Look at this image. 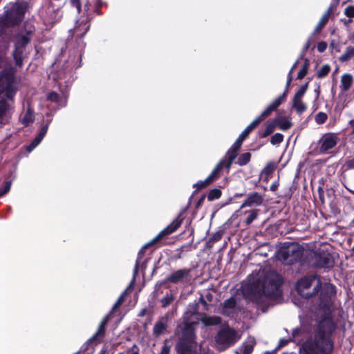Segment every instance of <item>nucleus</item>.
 <instances>
[{
  "label": "nucleus",
  "mask_w": 354,
  "mask_h": 354,
  "mask_svg": "<svg viewBox=\"0 0 354 354\" xmlns=\"http://www.w3.org/2000/svg\"><path fill=\"white\" fill-rule=\"evenodd\" d=\"M335 259L328 250H318L312 257V266L316 269L329 270L334 267Z\"/></svg>",
  "instance_id": "obj_10"
},
{
  "label": "nucleus",
  "mask_w": 354,
  "mask_h": 354,
  "mask_svg": "<svg viewBox=\"0 0 354 354\" xmlns=\"http://www.w3.org/2000/svg\"><path fill=\"white\" fill-rule=\"evenodd\" d=\"M236 306V301L234 297H230L223 302L224 309H234Z\"/></svg>",
  "instance_id": "obj_44"
},
{
  "label": "nucleus",
  "mask_w": 354,
  "mask_h": 354,
  "mask_svg": "<svg viewBox=\"0 0 354 354\" xmlns=\"http://www.w3.org/2000/svg\"><path fill=\"white\" fill-rule=\"evenodd\" d=\"M333 6H330L328 8L326 12L323 15L322 18L320 19L319 21L317 24V26H316V27H315V28L314 30V32H313L312 35H313L315 36L316 34H319V32L322 30V28L328 23V21L329 20V18H330V16L331 13L333 12Z\"/></svg>",
  "instance_id": "obj_22"
},
{
  "label": "nucleus",
  "mask_w": 354,
  "mask_h": 354,
  "mask_svg": "<svg viewBox=\"0 0 354 354\" xmlns=\"http://www.w3.org/2000/svg\"><path fill=\"white\" fill-rule=\"evenodd\" d=\"M344 15L349 18H353L354 17V6H347L344 10Z\"/></svg>",
  "instance_id": "obj_57"
},
{
  "label": "nucleus",
  "mask_w": 354,
  "mask_h": 354,
  "mask_svg": "<svg viewBox=\"0 0 354 354\" xmlns=\"http://www.w3.org/2000/svg\"><path fill=\"white\" fill-rule=\"evenodd\" d=\"M41 142V141L35 137L29 145L25 146L26 151L28 153H30Z\"/></svg>",
  "instance_id": "obj_48"
},
{
  "label": "nucleus",
  "mask_w": 354,
  "mask_h": 354,
  "mask_svg": "<svg viewBox=\"0 0 354 354\" xmlns=\"http://www.w3.org/2000/svg\"><path fill=\"white\" fill-rule=\"evenodd\" d=\"M304 353L305 354H321L318 346L316 343H308L304 345Z\"/></svg>",
  "instance_id": "obj_35"
},
{
  "label": "nucleus",
  "mask_w": 354,
  "mask_h": 354,
  "mask_svg": "<svg viewBox=\"0 0 354 354\" xmlns=\"http://www.w3.org/2000/svg\"><path fill=\"white\" fill-rule=\"evenodd\" d=\"M277 259L283 264L292 266L298 264L303 266L306 263L304 248L296 242H284L276 252Z\"/></svg>",
  "instance_id": "obj_2"
},
{
  "label": "nucleus",
  "mask_w": 354,
  "mask_h": 354,
  "mask_svg": "<svg viewBox=\"0 0 354 354\" xmlns=\"http://www.w3.org/2000/svg\"><path fill=\"white\" fill-rule=\"evenodd\" d=\"M223 234V232L221 230H218L213 234L212 236L206 242V248L211 249L216 242L219 241L222 239Z\"/></svg>",
  "instance_id": "obj_30"
},
{
  "label": "nucleus",
  "mask_w": 354,
  "mask_h": 354,
  "mask_svg": "<svg viewBox=\"0 0 354 354\" xmlns=\"http://www.w3.org/2000/svg\"><path fill=\"white\" fill-rule=\"evenodd\" d=\"M291 341L290 339H281L279 342L278 346L276 349H280L288 344V343Z\"/></svg>",
  "instance_id": "obj_60"
},
{
  "label": "nucleus",
  "mask_w": 354,
  "mask_h": 354,
  "mask_svg": "<svg viewBox=\"0 0 354 354\" xmlns=\"http://www.w3.org/2000/svg\"><path fill=\"white\" fill-rule=\"evenodd\" d=\"M328 119V115L324 112H319L315 115V120L317 124H324Z\"/></svg>",
  "instance_id": "obj_45"
},
{
  "label": "nucleus",
  "mask_w": 354,
  "mask_h": 354,
  "mask_svg": "<svg viewBox=\"0 0 354 354\" xmlns=\"http://www.w3.org/2000/svg\"><path fill=\"white\" fill-rule=\"evenodd\" d=\"M243 141L244 140L243 139H241L240 137H238L230 148H232L233 151H235L238 153L242 146Z\"/></svg>",
  "instance_id": "obj_54"
},
{
  "label": "nucleus",
  "mask_w": 354,
  "mask_h": 354,
  "mask_svg": "<svg viewBox=\"0 0 354 354\" xmlns=\"http://www.w3.org/2000/svg\"><path fill=\"white\" fill-rule=\"evenodd\" d=\"M196 323L184 315L178 324L175 335L178 340L175 345L177 354H200L197 351Z\"/></svg>",
  "instance_id": "obj_1"
},
{
  "label": "nucleus",
  "mask_w": 354,
  "mask_h": 354,
  "mask_svg": "<svg viewBox=\"0 0 354 354\" xmlns=\"http://www.w3.org/2000/svg\"><path fill=\"white\" fill-rule=\"evenodd\" d=\"M206 195L203 194L201 198L198 200L196 204V208H199L203 203L205 199Z\"/></svg>",
  "instance_id": "obj_63"
},
{
  "label": "nucleus",
  "mask_w": 354,
  "mask_h": 354,
  "mask_svg": "<svg viewBox=\"0 0 354 354\" xmlns=\"http://www.w3.org/2000/svg\"><path fill=\"white\" fill-rule=\"evenodd\" d=\"M243 141L244 140L243 139H241L240 137H238L230 148H232L233 151H235L238 153L242 146Z\"/></svg>",
  "instance_id": "obj_52"
},
{
  "label": "nucleus",
  "mask_w": 354,
  "mask_h": 354,
  "mask_svg": "<svg viewBox=\"0 0 354 354\" xmlns=\"http://www.w3.org/2000/svg\"><path fill=\"white\" fill-rule=\"evenodd\" d=\"M238 156V153L235 151H233V149L232 148H230L227 152H226V154H225V167L227 168H230L233 162V161L235 160V158L237 157Z\"/></svg>",
  "instance_id": "obj_29"
},
{
  "label": "nucleus",
  "mask_w": 354,
  "mask_h": 354,
  "mask_svg": "<svg viewBox=\"0 0 354 354\" xmlns=\"http://www.w3.org/2000/svg\"><path fill=\"white\" fill-rule=\"evenodd\" d=\"M70 5L72 8L76 9L79 15L76 20L75 26V32L80 37H84L90 28V22L93 18V12L90 10L91 4L88 1L84 4L82 8V3L81 0H70Z\"/></svg>",
  "instance_id": "obj_3"
},
{
  "label": "nucleus",
  "mask_w": 354,
  "mask_h": 354,
  "mask_svg": "<svg viewBox=\"0 0 354 354\" xmlns=\"http://www.w3.org/2000/svg\"><path fill=\"white\" fill-rule=\"evenodd\" d=\"M191 272V268L178 269L169 274L160 283V285L171 283L174 285L180 284L183 286H187L190 284L192 280Z\"/></svg>",
  "instance_id": "obj_11"
},
{
  "label": "nucleus",
  "mask_w": 354,
  "mask_h": 354,
  "mask_svg": "<svg viewBox=\"0 0 354 354\" xmlns=\"http://www.w3.org/2000/svg\"><path fill=\"white\" fill-rule=\"evenodd\" d=\"M243 293L254 301L259 302L263 296V280L257 279L243 288Z\"/></svg>",
  "instance_id": "obj_14"
},
{
  "label": "nucleus",
  "mask_w": 354,
  "mask_h": 354,
  "mask_svg": "<svg viewBox=\"0 0 354 354\" xmlns=\"http://www.w3.org/2000/svg\"><path fill=\"white\" fill-rule=\"evenodd\" d=\"M259 209H252L249 212L248 215L247 216L245 223L246 225H250L258 216Z\"/></svg>",
  "instance_id": "obj_41"
},
{
  "label": "nucleus",
  "mask_w": 354,
  "mask_h": 354,
  "mask_svg": "<svg viewBox=\"0 0 354 354\" xmlns=\"http://www.w3.org/2000/svg\"><path fill=\"white\" fill-rule=\"evenodd\" d=\"M288 93V88H286L283 93L276 98L267 108L263 111L264 114L268 116L271 115L272 111H275L286 99Z\"/></svg>",
  "instance_id": "obj_21"
},
{
  "label": "nucleus",
  "mask_w": 354,
  "mask_h": 354,
  "mask_svg": "<svg viewBox=\"0 0 354 354\" xmlns=\"http://www.w3.org/2000/svg\"><path fill=\"white\" fill-rule=\"evenodd\" d=\"M185 248H187V246L183 245L180 248L176 249L174 254L172 257V259L175 261L180 259L182 258V253L185 251Z\"/></svg>",
  "instance_id": "obj_49"
},
{
  "label": "nucleus",
  "mask_w": 354,
  "mask_h": 354,
  "mask_svg": "<svg viewBox=\"0 0 354 354\" xmlns=\"http://www.w3.org/2000/svg\"><path fill=\"white\" fill-rule=\"evenodd\" d=\"M268 115L267 114H264V111H263L261 115L257 117L239 135L241 139L245 140L250 133L257 128L259 124L264 120Z\"/></svg>",
  "instance_id": "obj_20"
},
{
  "label": "nucleus",
  "mask_w": 354,
  "mask_h": 354,
  "mask_svg": "<svg viewBox=\"0 0 354 354\" xmlns=\"http://www.w3.org/2000/svg\"><path fill=\"white\" fill-rule=\"evenodd\" d=\"M126 294H127V290L124 291L120 295V296L118 298V300L116 301V302L114 304V305L113 306V310L117 309L118 308H119L121 306V304L124 302V301L125 299Z\"/></svg>",
  "instance_id": "obj_55"
},
{
  "label": "nucleus",
  "mask_w": 354,
  "mask_h": 354,
  "mask_svg": "<svg viewBox=\"0 0 354 354\" xmlns=\"http://www.w3.org/2000/svg\"><path fill=\"white\" fill-rule=\"evenodd\" d=\"M276 163L274 162H269L262 169L260 174V178H265V180H268L270 176H272V173L276 169Z\"/></svg>",
  "instance_id": "obj_26"
},
{
  "label": "nucleus",
  "mask_w": 354,
  "mask_h": 354,
  "mask_svg": "<svg viewBox=\"0 0 354 354\" xmlns=\"http://www.w3.org/2000/svg\"><path fill=\"white\" fill-rule=\"evenodd\" d=\"M354 57V47L348 46L346 48L344 53L339 57V60L341 62H346L349 61L352 57Z\"/></svg>",
  "instance_id": "obj_34"
},
{
  "label": "nucleus",
  "mask_w": 354,
  "mask_h": 354,
  "mask_svg": "<svg viewBox=\"0 0 354 354\" xmlns=\"http://www.w3.org/2000/svg\"><path fill=\"white\" fill-rule=\"evenodd\" d=\"M353 83V77L350 73H344L341 77L340 89L342 93L348 91Z\"/></svg>",
  "instance_id": "obj_23"
},
{
  "label": "nucleus",
  "mask_w": 354,
  "mask_h": 354,
  "mask_svg": "<svg viewBox=\"0 0 354 354\" xmlns=\"http://www.w3.org/2000/svg\"><path fill=\"white\" fill-rule=\"evenodd\" d=\"M263 282V296L272 300H276L282 296L281 286L282 279L279 274L266 278Z\"/></svg>",
  "instance_id": "obj_9"
},
{
  "label": "nucleus",
  "mask_w": 354,
  "mask_h": 354,
  "mask_svg": "<svg viewBox=\"0 0 354 354\" xmlns=\"http://www.w3.org/2000/svg\"><path fill=\"white\" fill-rule=\"evenodd\" d=\"M308 87V82L301 85L298 91L295 93L292 99V107L296 110L297 113L301 114L307 109V106L302 102V97L306 93Z\"/></svg>",
  "instance_id": "obj_16"
},
{
  "label": "nucleus",
  "mask_w": 354,
  "mask_h": 354,
  "mask_svg": "<svg viewBox=\"0 0 354 354\" xmlns=\"http://www.w3.org/2000/svg\"><path fill=\"white\" fill-rule=\"evenodd\" d=\"M221 317L218 316L206 317L203 319V322L205 326H216L221 323Z\"/></svg>",
  "instance_id": "obj_36"
},
{
  "label": "nucleus",
  "mask_w": 354,
  "mask_h": 354,
  "mask_svg": "<svg viewBox=\"0 0 354 354\" xmlns=\"http://www.w3.org/2000/svg\"><path fill=\"white\" fill-rule=\"evenodd\" d=\"M105 331H106V327L100 324V326H99L97 330L96 331V333L90 339H88L87 340L86 344H89L92 343L93 342L95 341L97 337H103L105 335Z\"/></svg>",
  "instance_id": "obj_37"
},
{
  "label": "nucleus",
  "mask_w": 354,
  "mask_h": 354,
  "mask_svg": "<svg viewBox=\"0 0 354 354\" xmlns=\"http://www.w3.org/2000/svg\"><path fill=\"white\" fill-rule=\"evenodd\" d=\"M49 123L50 121H48L45 125H44L40 129L39 134L36 136V138H38L40 141H41L46 136L48 129Z\"/></svg>",
  "instance_id": "obj_50"
},
{
  "label": "nucleus",
  "mask_w": 354,
  "mask_h": 354,
  "mask_svg": "<svg viewBox=\"0 0 354 354\" xmlns=\"http://www.w3.org/2000/svg\"><path fill=\"white\" fill-rule=\"evenodd\" d=\"M254 346L252 344H245L243 346V354H251L253 351Z\"/></svg>",
  "instance_id": "obj_61"
},
{
  "label": "nucleus",
  "mask_w": 354,
  "mask_h": 354,
  "mask_svg": "<svg viewBox=\"0 0 354 354\" xmlns=\"http://www.w3.org/2000/svg\"><path fill=\"white\" fill-rule=\"evenodd\" d=\"M237 333L235 329L227 326L221 328L215 337V342L219 351H225V349L232 346L239 340Z\"/></svg>",
  "instance_id": "obj_8"
},
{
  "label": "nucleus",
  "mask_w": 354,
  "mask_h": 354,
  "mask_svg": "<svg viewBox=\"0 0 354 354\" xmlns=\"http://www.w3.org/2000/svg\"><path fill=\"white\" fill-rule=\"evenodd\" d=\"M28 7V4L26 1H17L11 3L1 17L7 26L10 28L18 26L24 21Z\"/></svg>",
  "instance_id": "obj_5"
},
{
  "label": "nucleus",
  "mask_w": 354,
  "mask_h": 354,
  "mask_svg": "<svg viewBox=\"0 0 354 354\" xmlns=\"http://www.w3.org/2000/svg\"><path fill=\"white\" fill-rule=\"evenodd\" d=\"M274 120L277 127L283 131H287L292 126V122L285 117L275 118Z\"/></svg>",
  "instance_id": "obj_27"
},
{
  "label": "nucleus",
  "mask_w": 354,
  "mask_h": 354,
  "mask_svg": "<svg viewBox=\"0 0 354 354\" xmlns=\"http://www.w3.org/2000/svg\"><path fill=\"white\" fill-rule=\"evenodd\" d=\"M283 135L280 133H276L270 138V142L272 145L281 144L283 140Z\"/></svg>",
  "instance_id": "obj_46"
},
{
  "label": "nucleus",
  "mask_w": 354,
  "mask_h": 354,
  "mask_svg": "<svg viewBox=\"0 0 354 354\" xmlns=\"http://www.w3.org/2000/svg\"><path fill=\"white\" fill-rule=\"evenodd\" d=\"M346 165L347 169H354V158L352 159L347 160L346 161Z\"/></svg>",
  "instance_id": "obj_64"
},
{
  "label": "nucleus",
  "mask_w": 354,
  "mask_h": 354,
  "mask_svg": "<svg viewBox=\"0 0 354 354\" xmlns=\"http://www.w3.org/2000/svg\"><path fill=\"white\" fill-rule=\"evenodd\" d=\"M276 127L277 125L274 122V120L272 119L271 121L266 123V128L263 131L259 130L258 131L259 138H265L271 135L274 132Z\"/></svg>",
  "instance_id": "obj_25"
},
{
  "label": "nucleus",
  "mask_w": 354,
  "mask_h": 354,
  "mask_svg": "<svg viewBox=\"0 0 354 354\" xmlns=\"http://www.w3.org/2000/svg\"><path fill=\"white\" fill-rule=\"evenodd\" d=\"M103 4L104 3L102 0H95V5L93 12L96 13L97 15H102V12L101 11V8Z\"/></svg>",
  "instance_id": "obj_56"
},
{
  "label": "nucleus",
  "mask_w": 354,
  "mask_h": 354,
  "mask_svg": "<svg viewBox=\"0 0 354 354\" xmlns=\"http://www.w3.org/2000/svg\"><path fill=\"white\" fill-rule=\"evenodd\" d=\"M47 100L53 102H57L60 100V96L57 93L51 91L47 95Z\"/></svg>",
  "instance_id": "obj_51"
},
{
  "label": "nucleus",
  "mask_w": 354,
  "mask_h": 354,
  "mask_svg": "<svg viewBox=\"0 0 354 354\" xmlns=\"http://www.w3.org/2000/svg\"><path fill=\"white\" fill-rule=\"evenodd\" d=\"M11 183L6 182L5 186L3 188H0V197L3 196L5 194L9 192L10 189Z\"/></svg>",
  "instance_id": "obj_59"
},
{
  "label": "nucleus",
  "mask_w": 354,
  "mask_h": 354,
  "mask_svg": "<svg viewBox=\"0 0 354 354\" xmlns=\"http://www.w3.org/2000/svg\"><path fill=\"white\" fill-rule=\"evenodd\" d=\"M317 50L319 53H324L327 48V43L326 41H320L317 44Z\"/></svg>",
  "instance_id": "obj_62"
},
{
  "label": "nucleus",
  "mask_w": 354,
  "mask_h": 354,
  "mask_svg": "<svg viewBox=\"0 0 354 354\" xmlns=\"http://www.w3.org/2000/svg\"><path fill=\"white\" fill-rule=\"evenodd\" d=\"M9 109V104L4 98L0 99V118H1Z\"/></svg>",
  "instance_id": "obj_47"
},
{
  "label": "nucleus",
  "mask_w": 354,
  "mask_h": 354,
  "mask_svg": "<svg viewBox=\"0 0 354 354\" xmlns=\"http://www.w3.org/2000/svg\"><path fill=\"white\" fill-rule=\"evenodd\" d=\"M243 141L244 140L243 139H241L240 137H238L230 148H232L233 151H235L238 153L242 146Z\"/></svg>",
  "instance_id": "obj_53"
},
{
  "label": "nucleus",
  "mask_w": 354,
  "mask_h": 354,
  "mask_svg": "<svg viewBox=\"0 0 354 354\" xmlns=\"http://www.w3.org/2000/svg\"><path fill=\"white\" fill-rule=\"evenodd\" d=\"M35 120V113L34 111L28 107L27 111L22 118V123L25 126L29 125L30 123H32Z\"/></svg>",
  "instance_id": "obj_32"
},
{
  "label": "nucleus",
  "mask_w": 354,
  "mask_h": 354,
  "mask_svg": "<svg viewBox=\"0 0 354 354\" xmlns=\"http://www.w3.org/2000/svg\"><path fill=\"white\" fill-rule=\"evenodd\" d=\"M339 141L337 133L328 132L324 133L317 141L318 150L321 154H328L334 149Z\"/></svg>",
  "instance_id": "obj_12"
},
{
  "label": "nucleus",
  "mask_w": 354,
  "mask_h": 354,
  "mask_svg": "<svg viewBox=\"0 0 354 354\" xmlns=\"http://www.w3.org/2000/svg\"><path fill=\"white\" fill-rule=\"evenodd\" d=\"M315 40V36L313 35H311L309 38L308 39L307 41L304 44L302 48L301 54L300 55L299 59H302L303 57L305 55L306 53L308 51L309 48L311 46L312 42H314Z\"/></svg>",
  "instance_id": "obj_43"
},
{
  "label": "nucleus",
  "mask_w": 354,
  "mask_h": 354,
  "mask_svg": "<svg viewBox=\"0 0 354 354\" xmlns=\"http://www.w3.org/2000/svg\"><path fill=\"white\" fill-rule=\"evenodd\" d=\"M252 154L250 152H245L239 155L236 161V164L239 166L248 165L251 160Z\"/></svg>",
  "instance_id": "obj_33"
},
{
  "label": "nucleus",
  "mask_w": 354,
  "mask_h": 354,
  "mask_svg": "<svg viewBox=\"0 0 354 354\" xmlns=\"http://www.w3.org/2000/svg\"><path fill=\"white\" fill-rule=\"evenodd\" d=\"M319 292V306L320 308L330 310L333 305L332 297L336 295V287L332 283L326 284L323 288H321Z\"/></svg>",
  "instance_id": "obj_13"
},
{
  "label": "nucleus",
  "mask_w": 354,
  "mask_h": 354,
  "mask_svg": "<svg viewBox=\"0 0 354 354\" xmlns=\"http://www.w3.org/2000/svg\"><path fill=\"white\" fill-rule=\"evenodd\" d=\"M171 346L168 345L167 340H165L159 354H170Z\"/></svg>",
  "instance_id": "obj_58"
},
{
  "label": "nucleus",
  "mask_w": 354,
  "mask_h": 354,
  "mask_svg": "<svg viewBox=\"0 0 354 354\" xmlns=\"http://www.w3.org/2000/svg\"><path fill=\"white\" fill-rule=\"evenodd\" d=\"M174 300V297L171 293H167L160 300L161 306L166 308L169 306Z\"/></svg>",
  "instance_id": "obj_42"
},
{
  "label": "nucleus",
  "mask_w": 354,
  "mask_h": 354,
  "mask_svg": "<svg viewBox=\"0 0 354 354\" xmlns=\"http://www.w3.org/2000/svg\"><path fill=\"white\" fill-rule=\"evenodd\" d=\"M309 66H310L309 59H305L304 62L302 65V67L297 74L298 80H302L308 74Z\"/></svg>",
  "instance_id": "obj_38"
},
{
  "label": "nucleus",
  "mask_w": 354,
  "mask_h": 354,
  "mask_svg": "<svg viewBox=\"0 0 354 354\" xmlns=\"http://www.w3.org/2000/svg\"><path fill=\"white\" fill-rule=\"evenodd\" d=\"M169 315L168 314L160 317L155 323L153 328V335L155 337H158L160 335L166 333L168 328Z\"/></svg>",
  "instance_id": "obj_18"
},
{
  "label": "nucleus",
  "mask_w": 354,
  "mask_h": 354,
  "mask_svg": "<svg viewBox=\"0 0 354 354\" xmlns=\"http://www.w3.org/2000/svg\"><path fill=\"white\" fill-rule=\"evenodd\" d=\"M212 183H213V180H211V178L208 176L204 180L198 181L193 185V187L194 188H196V190L193 192V194H195L197 192H198L201 189L206 188L207 187L210 185Z\"/></svg>",
  "instance_id": "obj_31"
},
{
  "label": "nucleus",
  "mask_w": 354,
  "mask_h": 354,
  "mask_svg": "<svg viewBox=\"0 0 354 354\" xmlns=\"http://www.w3.org/2000/svg\"><path fill=\"white\" fill-rule=\"evenodd\" d=\"M315 342L318 346L321 354H332L334 348L333 341L330 337H326L324 332L315 337Z\"/></svg>",
  "instance_id": "obj_17"
},
{
  "label": "nucleus",
  "mask_w": 354,
  "mask_h": 354,
  "mask_svg": "<svg viewBox=\"0 0 354 354\" xmlns=\"http://www.w3.org/2000/svg\"><path fill=\"white\" fill-rule=\"evenodd\" d=\"M222 195V192L220 189L214 188L211 189L208 194L207 195V200L209 201H212L221 198Z\"/></svg>",
  "instance_id": "obj_40"
},
{
  "label": "nucleus",
  "mask_w": 354,
  "mask_h": 354,
  "mask_svg": "<svg viewBox=\"0 0 354 354\" xmlns=\"http://www.w3.org/2000/svg\"><path fill=\"white\" fill-rule=\"evenodd\" d=\"M263 202V196L261 194L254 192L249 193L244 202L242 203L241 208L245 207L259 206Z\"/></svg>",
  "instance_id": "obj_19"
},
{
  "label": "nucleus",
  "mask_w": 354,
  "mask_h": 354,
  "mask_svg": "<svg viewBox=\"0 0 354 354\" xmlns=\"http://www.w3.org/2000/svg\"><path fill=\"white\" fill-rule=\"evenodd\" d=\"M35 31V28L34 26L25 23L24 27V32L25 34L19 35L17 37L14 47L25 49L30 42L32 36L34 35Z\"/></svg>",
  "instance_id": "obj_15"
},
{
  "label": "nucleus",
  "mask_w": 354,
  "mask_h": 354,
  "mask_svg": "<svg viewBox=\"0 0 354 354\" xmlns=\"http://www.w3.org/2000/svg\"><path fill=\"white\" fill-rule=\"evenodd\" d=\"M25 49L15 47L12 52V57L15 61V64L18 67H22L24 65V54Z\"/></svg>",
  "instance_id": "obj_24"
},
{
  "label": "nucleus",
  "mask_w": 354,
  "mask_h": 354,
  "mask_svg": "<svg viewBox=\"0 0 354 354\" xmlns=\"http://www.w3.org/2000/svg\"><path fill=\"white\" fill-rule=\"evenodd\" d=\"M225 167V161L221 160L212 171L211 174L208 176L211 180L214 182L219 176L220 172L223 168Z\"/></svg>",
  "instance_id": "obj_28"
},
{
  "label": "nucleus",
  "mask_w": 354,
  "mask_h": 354,
  "mask_svg": "<svg viewBox=\"0 0 354 354\" xmlns=\"http://www.w3.org/2000/svg\"><path fill=\"white\" fill-rule=\"evenodd\" d=\"M330 66L328 64H324L317 72L316 76L318 79H322L326 77L330 71Z\"/></svg>",
  "instance_id": "obj_39"
},
{
  "label": "nucleus",
  "mask_w": 354,
  "mask_h": 354,
  "mask_svg": "<svg viewBox=\"0 0 354 354\" xmlns=\"http://www.w3.org/2000/svg\"><path fill=\"white\" fill-rule=\"evenodd\" d=\"M15 73L13 68H6L0 72V95L5 93L6 97L11 100L17 91L13 85Z\"/></svg>",
  "instance_id": "obj_7"
},
{
  "label": "nucleus",
  "mask_w": 354,
  "mask_h": 354,
  "mask_svg": "<svg viewBox=\"0 0 354 354\" xmlns=\"http://www.w3.org/2000/svg\"><path fill=\"white\" fill-rule=\"evenodd\" d=\"M183 222V218H180V216L179 215L176 217L169 225H168L165 228H164L162 231H160L149 243L144 245L138 253V259L136 261L135 268H134V277L137 274L138 270L139 268V259H142L145 255V250L151 245H155L156 243L160 241L167 236L174 233L176 232L178 228L181 225Z\"/></svg>",
  "instance_id": "obj_6"
},
{
  "label": "nucleus",
  "mask_w": 354,
  "mask_h": 354,
  "mask_svg": "<svg viewBox=\"0 0 354 354\" xmlns=\"http://www.w3.org/2000/svg\"><path fill=\"white\" fill-rule=\"evenodd\" d=\"M319 275H306L299 279L295 285L297 292L303 298L310 299L317 295L322 288Z\"/></svg>",
  "instance_id": "obj_4"
}]
</instances>
